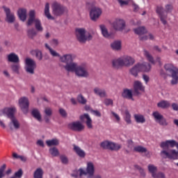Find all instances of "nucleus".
<instances>
[{
  "instance_id": "obj_1",
  "label": "nucleus",
  "mask_w": 178,
  "mask_h": 178,
  "mask_svg": "<svg viewBox=\"0 0 178 178\" xmlns=\"http://www.w3.org/2000/svg\"><path fill=\"white\" fill-rule=\"evenodd\" d=\"M76 56L73 54H65L60 57V62L65 63L62 67L65 69L67 73H75L77 77H89L90 72H88V68L87 64L83 63L79 65V64L74 62Z\"/></svg>"
},
{
  "instance_id": "obj_2",
  "label": "nucleus",
  "mask_w": 178,
  "mask_h": 178,
  "mask_svg": "<svg viewBox=\"0 0 178 178\" xmlns=\"http://www.w3.org/2000/svg\"><path fill=\"white\" fill-rule=\"evenodd\" d=\"M160 147L163 149L160 153V155L161 157H163V159H177V151L175 149H169V147H170V148L177 147V149H178V143H176V140H165L160 144Z\"/></svg>"
},
{
  "instance_id": "obj_3",
  "label": "nucleus",
  "mask_w": 178,
  "mask_h": 178,
  "mask_svg": "<svg viewBox=\"0 0 178 178\" xmlns=\"http://www.w3.org/2000/svg\"><path fill=\"white\" fill-rule=\"evenodd\" d=\"M15 112H16L15 108H6L2 110L3 115H6L8 119H10V122L8 126L11 130H19L20 129V122L16 117H15Z\"/></svg>"
},
{
  "instance_id": "obj_4",
  "label": "nucleus",
  "mask_w": 178,
  "mask_h": 178,
  "mask_svg": "<svg viewBox=\"0 0 178 178\" xmlns=\"http://www.w3.org/2000/svg\"><path fill=\"white\" fill-rule=\"evenodd\" d=\"M173 9H175V7H173V4L170 3L165 4L164 9L162 6L157 7L156 12L159 14L160 20L163 24H167L168 22H166V19H168V13H172Z\"/></svg>"
},
{
  "instance_id": "obj_5",
  "label": "nucleus",
  "mask_w": 178,
  "mask_h": 178,
  "mask_svg": "<svg viewBox=\"0 0 178 178\" xmlns=\"http://www.w3.org/2000/svg\"><path fill=\"white\" fill-rule=\"evenodd\" d=\"M151 70V64L147 63H137L135 65H134L130 70L129 73L131 74V76H134V77H138V73H140V72H145L147 73Z\"/></svg>"
},
{
  "instance_id": "obj_6",
  "label": "nucleus",
  "mask_w": 178,
  "mask_h": 178,
  "mask_svg": "<svg viewBox=\"0 0 178 178\" xmlns=\"http://www.w3.org/2000/svg\"><path fill=\"white\" fill-rule=\"evenodd\" d=\"M165 70L169 74V76L172 78L170 84L176 86L178 83V69L172 64H166L164 65Z\"/></svg>"
},
{
  "instance_id": "obj_7",
  "label": "nucleus",
  "mask_w": 178,
  "mask_h": 178,
  "mask_svg": "<svg viewBox=\"0 0 178 178\" xmlns=\"http://www.w3.org/2000/svg\"><path fill=\"white\" fill-rule=\"evenodd\" d=\"M29 16V18L27 22V26H31V24L35 22V27L37 31L42 33V31H44V28H42L40 19L35 18V11L34 10H30Z\"/></svg>"
},
{
  "instance_id": "obj_8",
  "label": "nucleus",
  "mask_w": 178,
  "mask_h": 178,
  "mask_svg": "<svg viewBox=\"0 0 178 178\" xmlns=\"http://www.w3.org/2000/svg\"><path fill=\"white\" fill-rule=\"evenodd\" d=\"M79 176H88V177H92L94 176V173H95V167L94 165V163L89 161L87 163V166L86 170H83V168H80L79 170Z\"/></svg>"
},
{
  "instance_id": "obj_9",
  "label": "nucleus",
  "mask_w": 178,
  "mask_h": 178,
  "mask_svg": "<svg viewBox=\"0 0 178 178\" xmlns=\"http://www.w3.org/2000/svg\"><path fill=\"white\" fill-rule=\"evenodd\" d=\"M100 147L103 149H109L110 151H119L122 145L109 140H104L100 143Z\"/></svg>"
},
{
  "instance_id": "obj_10",
  "label": "nucleus",
  "mask_w": 178,
  "mask_h": 178,
  "mask_svg": "<svg viewBox=\"0 0 178 178\" xmlns=\"http://www.w3.org/2000/svg\"><path fill=\"white\" fill-rule=\"evenodd\" d=\"M37 68V63L33 58H26L25 59L24 70L28 74H34L35 69Z\"/></svg>"
},
{
  "instance_id": "obj_11",
  "label": "nucleus",
  "mask_w": 178,
  "mask_h": 178,
  "mask_svg": "<svg viewBox=\"0 0 178 178\" xmlns=\"http://www.w3.org/2000/svg\"><path fill=\"white\" fill-rule=\"evenodd\" d=\"M51 8L53 15H54V16H62V15L65 13V11L66 10V8L56 1L53 3Z\"/></svg>"
},
{
  "instance_id": "obj_12",
  "label": "nucleus",
  "mask_w": 178,
  "mask_h": 178,
  "mask_svg": "<svg viewBox=\"0 0 178 178\" xmlns=\"http://www.w3.org/2000/svg\"><path fill=\"white\" fill-rule=\"evenodd\" d=\"M112 26L115 31H123L126 27V22L122 19H116L112 23Z\"/></svg>"
},
{
  "instance_id": "obj_13",
  "label": "nucleus",
  "mask_w": 178,
  "mask_h": 178,
  "mask_svg": "<svg viewBox=\"0 0 178 178\" xmlns=\"http://www.w3.org/2000/svg\"><path fill=\"white\" fill-rule=\"evenodd\" d=\"M19 105L23 113L26 114L29 113V106L30 105V102H29V98H27L26 97H22L19 98Z\"/></svg>"
},
{
  "instance_id": "obj_14",
  "label": "nucleus",
  "mask_w": 178,
  "mask_h": 178,
  "mask_svg": "<svg viewBox=\"0 0 178 178\" xmlns=\"http://www.w3.org/2000/svg\"><path fill=\"white\" fill-rule=\"evenodd\" d=\"M77 41L81 44H86V29L78 28L75 31Z\"/></svg>"
},
{
  "instance_id": "obj_15",
  "label": "nucleus",
  "mask_w": 178,
  "mask_h": 178,
  "mask_svg": "<svg viewBox=\"0 0 178 178\" xmlns=\"http://www.w3.org/2000/svg\"><path fill=\"white\" fill-rule=\"evenodd\" d=\"M153 118H154V120L160 126H168V122H166V119L163 118V115L162 114L159 113L158 111H154L152 113Z\"/></svg>"
},
{
  "instance_id": "obj_16",
  "label": "nucleus",
  "mask_w": 178,
  "mask_h": 178,
  "mask_svg": "<svg viewBox=\"0 0 178 178\" xmlns=\"http://www.w3.org/2000/svg\"><path fill=\"white\" fill-rule=\"evenodd\" d=\"M101 15H102V10H101V8L98 7H92L90 9V16L91 20L93 22H95L97 19H99Z\"/></svg>"
},
{
  "instance_id": "obj_17",
  "label": "nucleus",
  "mask_w": 178,
  "mask_h": 178,
  "mask_svg": "<svg viewBox=\"0 0 178 178\" xmlns=\"http://www.w3.org/2000/svg\"><path fill=\"white\" fill-rule=\"evenodd\" d=\"M68 129L72 130V131H83L84 125L80 121H76L68 124Z\"/></svg>"
},
{
  "instance_id": "obj_18",
  "label": "nucleus",
  "mask_w": 178,
  "mask_h": 178,
  "mask_svg": "<svg viewBox=\"0 0 178 178\" xmlns=\"http://www.w3.org/2000/svg\"><path fill=\"white\" fill-rule=\"evenodd\" d=\"M121 59L122 61V67H130V66H133L134 63H136V60L129 56H121Z\"/></svg>"
},
{
  "instance_id": "obj_19",
  "label": "nucleus",
  "mask_w": 178,
  "mask_h": 178,
  "mask_svg": "<svg viewBox=\"0 0 178 178\" xmlns=\"http://www.w3.org/2000/svg\"><path fill=\"white\" fill-rule=\"evenodd\" d=\"M134 94L135 95H140V91H143V92L145 91V87H144V86H143V83H141L139 81H136L134 82Z\"/></svg>"
},
{
  "instance_id": "obj_20",
  "label": "nucleus",
  "mask_w": 178,
  "mask_h": 178,
  "mask_svg": "<svg viewBox=\"0 0 178 178\" xmlns=\"http://www.w3.org/2000/svg\"><path fill=\"white\" fill-rule=\"evenodd\" d=\"M3 9L6 13V22L8 23H13L15 22V14L10 12V9L6 6H3Z\"/></svg>"
},
{
  "instance_id": "obj_21",
  "label": "nucleus",
  "mask_w": 178,
  "mask_h": 178,
  "mask_svg": "<svg viewBox=\"0 0 178 178\" xmlns=\"http://www.w3.org/2000/svg\"><path fill=\"white\" fill-rule=\"evenodd\" d=\"M81 122H84L86 119V126L88 129H92V120L90 117V115L85 113L80 116Z\"/></svg>"
},
{
  "instance_id": "obj_22",
  "label": "nucleus",
  "mask_w": 178,
  "mask_h": 178,
  "mask_svg": "<svg viewBox=\"0 0 178 178\" xmlns=\"http://www.w3.org/2000/svg\"><path fill=\"white\" fill-rule=\"evenodd\" d=\"M110 47L113 51H122V41L120 40H115L111 43Z\"/></svg>"
},
{
  "instance_id": "obj_23",
  "label": "nucleus",
  "mask_w": 178,
  "mask_h": 178,
  "mask_svg": "<svg viewBox=\"0 0 178 178\" xmlns=\"http://www.w3.org/2000/svg\"><path fill=\"white\" fill-rule=\"evenodd\" d=\"M18 17L22 22H26L27 19V9L26 8H19L17 11Z\"/></svg>"
},
{
  "instance_id": "obj_24",
  "label": "nucleus",
  "mask_w": 178,
  "mask_h": 178,
  "mask_svg": "<svg viewBox=\"0 0 178 178\" xmlns=\"http://www.w3.org/2000/svg\"><path fill=\"white\" fill-rule=\"evenodd\" d=\"M112 67L113 69H120V67H123L122 57L113 59L112 60Z\"/></svg>"
},
{
  "instance_id": "obj_25",
  "label": "nucleus",
  "mask_w": 178,
  "mask_h": 178,
  "mask_svg": "<svg viewBox=\"0 0 178 178\" xmlns=\"http://www.w3.org/2000/svg\"><path fill=\"white\" fill-rule=\"evenodd\" d=\"M8 62H11V63H19L20 62L19 56L15 53H11L8 55Z\"/></svg>"
},
{
  "instance_id": "obj_26",
  "label": "nucleus",
  "mask_w": 178,
  "mask_h": 178,
  "mask_svg": "<svg viewBox=\"0 0 178 178\" xmlns=\"http://www.w3.org/2000/svg\"><path fill=\"white\" fill-rule=\"evenodd\" d=\"M31 55H32V56H35L38 60H42V51L38 49L31 51Z\"/></svg>"
},
{
  "instance_id": "obj_27",
  "label": "nucleus",
  "mask_w": 178,
  "mask_h": 178,
  "mask_svg": "<svg viewBox=\"0 0 178 178\" xmlns=\"http://www.w3.org/2000/svg\"><path fill=\"white\" fill-rule=\"evenodd\" d=\"M122 97L127 99H131L132 101H134V99H133V92L131 90L124 89L122 93Z\"/></svg>"
},
{
  "instance_id": "obj_28",
  "label": "nucleus",
  "mask_w": 178,
  "mask_h": 178,
  "mask_svg": "<svg viewBox=\"0 0 178 178\" xmlns=\"http://www.w3.org/2000/svg\"><path fill=\"white\" fill-rule=\"evenodd\" d=\"M99 27L102 31V34L103 37H104V38H110L111 33H109V32L108 31V29H106V26H105L104 24H100Z\"/></svg>"
},
{
  "instance_id": "obj_29",
  "label": "nucleus",
  "mask_w": 178,
  "mask_h": 178,
  "mask_svg": "<svg viewBox=\"0 0 178 178\" xmlns=\"http://www.w3.org/2000/svg\"><path fill=\"white\" fill-rule=\"evenodd\" d=\"M134 32L135 34H137V35H143V34H147V31L145 26H138L134 29Z\"/></svg>"
},
{
  "instance_id": "obj_30",
  "label": "nucleus",
  "mask_w": 178,
  "mask_h": 178,
  "mask_svg": "<svg viewBox=\"0 0 178 178\" xmlns=\"http://www.w3.org/2000/svg\"><path fill=\"white\" fill-rule=\"evenodd\" d=\"M73 147H74V152H76L78 156H80V158H84V156H86V152H84V150L81 149L80 147L76 145H74Z\"/></svg>"
},
{
  "instance_id": "obj_31",
  "label": "nucleus",
  "mask_w": 178,
  "mask_h": 178,
  "mask_svg": "<svg viewBox=\"0 0 178 178\" xmlns=\"http://www.w3.org/2000/svg\"><path fill=\"white\" fill-rule=\"evenodd\" d=\"M93 91L95 94L96 95H99L100 98H105V97H106V92L105 91V90H102L99 88H95Z\"/></svg>"
},
{
  "instance_id": "obj_32",
  "label": "nucleus",
  "mask_w": 178,
  "mask_h": 178,
  "mask_svg": "<svg viewBox=\"0 0 178 178\" xmlns=\"http://www.w3.org/2000/svg\"><path fill=\"white\" fill-rule=\"evenodd\" d=\"M149 173L152 175V177H154L158 172V167L154 165V164H149L147 166Z\"/></svg>"
},
{
  "instance_id": "obj_33",
  "label": "nucleus",
  "mask_w": 178,
  "mask_h": 178,
  "mask_svg": "<svg viewBox=\"0 0 178 178\" xmlns=\"http://www.w3.org/2000/svg\"><path fill=\"white\" fill-rule=\"evenodd\" d=\"M32 116L36 119L38 122H41L42 117H41V113H40V111L37 108H33L31 111Z\"/></svg>"
},
{
  "instance_id": "obj_34",
  "label": "nucleus",
  "mask_w": 178,
  "mask_h": 178,
  "mask_svg": "<svg viewBox=\"0 0 178 178\" xmlns=\"http://www.w3.org/2000/svg\"><path fill=\"white\" fill-rule=\"evenodd\" d=\"M10 68L13 73H15L16 74H20V63H13V65H11Z\"/></svg>"
},
{
  "instance_id": "obj_35",
  "label": "nucleus",
  "mask_w": 178,
  "mask_h": 178,
  "mask_svg": "<svg viewBox=\"0 0 178 178\" xmlns=\"http://www.w3.org/2000/svg\"><path fill=\"white\" fill-rule=\"evenodd\" d=\"M44 15H45L46 17H47V19H49V20H54L55 19V18L54 17H52V15H51V13H49V3H47L45 4Z\"/></svg>"
},
{
  "instance_id": "obj_36",
  "label": "nucleus",
  "mask_w": 178,
  "mask_h": 178,
  "mask_svg": "<svg viewBox=\"0 0 178 178\" xmlns=\"http://www.w3.org/2000/svg\"><path fill=\"white\" fill-rule=\"evenodd\" d=\"M134 118L136 123H145V117L141 114H135Z\"/></svg>"
},
{
  "instance_id": "obj_37",
  "label": "nucleus",
  "mask_w": 178,
  "mask_h": 178,
  "mask_svg": "<svg viewBox=\"0 0 178 178\" xmlns=\"http://www.w3.org/2000/svg\"><path fill=\"white\" fill-rule=\"evenodd\" d=\"M42 176H44V170H42V168H37L33 173V177L42 178Z\"/></svg>"
},
{
  "instance_id": "obj_38",
  "label": "nucleus",
  "mask_w": 178,
  "mask_h": 178,
  "mask_svg": "<svg viewBox=\"0 0 178 178\" xmlns=\"http://www.w3.org/2000/svg\"><path fill=\"white\" fill-rule=\"evenodd\" d=\"M157 106L159 108H162L163 109H165L170 106V103H169V102L168 101L163 100L157 104Z\"/></svg>"
},
{
  "instance_id": "obj_39",
  "label": "nucleus",
  "mask_w": 178,
  "mask_h": 178,
  "mask_svg": "<svg viewBox=\"0 0 178 178\" xmlns=\"http://www.w3.org/2000/svg\"><path fill=\"white\" fill-rule=\"evenodd\" d=\"M76 101L81 105H86V104H87V99H86V97H84L81 94L78 95Z\"/></svg>"
},
{
  "instance_id": "obj_40",
  "label": "nucleus",
  "mask_w": 178,
  "mask_h": 178,
  "mask_svg": "<svg viewBox=\"0 0 178 178\" xmlns=\"http://www.w3.org/2000/svg\"><path fill=\"white\" fill-rule=\"evenodd\" d=\"M47 145L48 147L56 146L59 144V140L58 139H51L46 141Z\"/></svg>"
},
{
  "instance_id": "obj_41",
  "label": "nucleus",
  "mask_w": 178,
  "mask_h": 178,
  "mask_svg": "<svg viewBox=\"0 0 178 178\" xmlns=\"http://www.w3.org/2000/svg\"><path fill=\"white\" fill-rule=\"evenodd\" d=\"M27 35L29 38H31V40H33V38H34V37L37 35V31H35V29H34V28L29 29L27 31Z\"/></svg>"
},
{
  "instance_id": "obj_42",
  "label": "nucleus",
  "mask_w": 178,
  "mask_h": 178,
  "mask_svg": "<svg viewBox=\"0 0 178 178\" xmlns=\"http://www.w3.org/2000/svg\"><path fill=\"white\" fill-rule=\"evenodd\" d=\"M144 55H145V56H146L147 60H149V62H150V63L155 65V61L154 60V57H152V56L149 54V52H148V51L144 50Z\"/></svg>"
},
{
  "instance_id": "obj_43",
  "label": "nucleus",
  "mask_w": 178,
  "mask_h": 178,
  "mask_svg": "<svg viewBox=\"0 0 178 178\" xmlns=\"http://www.w3.org/2000/svg\"><path fill=\"white\" fill-rule=\"evenodd\" d=\"M49 152L53 156H59V150L56 147L50 148Z\"/></svg>"
},
{
  "instance_id": "obj_44",
  "label": "nucleus",
  "mask_w": 178,
  "mask_h": 178,
  "mask_svg": "<svg viewBox=\"0 0 178 178\" xmlns=\"http://www.w3.org/2000/svg\"><path fill=\"white\" fill-rule=\"evenodd\" d=\"M134 151H135V152H139L140 154H144V152H147V148H145L143 146H136L134 148Z\"/></svg>"
},
{
  "instance_id": "obj_45",
  "label": "nucleus",
  "mask_w": 178,
  "mask_h": 178,
  "mask_svg": "<svg viewBox=\"0 0 178 178\" xmlns=\"http://www.w3.org/2000/svg\"><path fill=\"white\" fill-rule=\"evenodd\" d=\"M124 120L127 123V124H131V115H130V113L127 110L125 111Z\"/></svg>"
},
{
  "instance_id": "obj_46",
  "label": "nucleus",
  "mask_w": 178,
  "mask_h": 178,
  "mask_svg": "<svg viewBox=\"0 0 178 178\" xmlns=\"http://www.w3.org/2000/svg\"><path fill=\"white\" fill-rule=\"evenodd\" d=\"M134 168L135 169H136V170L139 172L142 177H145V171H144V168H141V166L138 165H135Z\"/></svg>"
},
{
  "instance_id": "obj_47",
  "label": "nucleus",
  "mask_w": 178,
  "mask_h": 178,
  "mask_svg": "<svg viewBox=\"0 0 178 178\" xmlns=\"http://www.w3.org/2000/svg\"><path fill=\"white\" fill-rule=\"evenodd\" d=\"M49 54L50 55H51V56H53L54 58H60H60H62V56H60V54H59V53H58L56 51L54 50V49H50Z\"/></svg>"
},
{
  "instance_id": "obj_48",
  "label": "nucleus",
  "mask_w": 178,
  "mask_h": 178,
  "mask_svg": "<svg viewBox=\"0 0 178 178\" xmlns=\"http://www.w3.org/2000/svg\"><path fill=\"white\" fill-rule=\"evenodd\" d=\"M153 178H166V175L163 172H158Z\"/></svg>"
},
{
  "instance_id": "obj_49",
  "label": "nucleus",
  "mask_w": 178,
  "mask_h": 178,
  "mask_svg": "<svg viewBox=\"0 0 178 178\" xmlns=\"http://www.w3.org/2000/svg\"><path fill=\"white\" fill-rule=\"evenodd\" d=\"M60 159L62 163H64L65 165H66L67 163V162H69L67 157L65 155L60 156Z\"/></svg>"
},
{
  "instance_id": "obj_50",
  "label": "nucleus",
  "mask_w": 178,
  "mask_h": 178,
  "mask_svg": "<svg viewBox=\"0 0 178 178\" xmlns=\"http://www.w3.org/2000/svg\"><path fill=\"white\" fill-rule=\"evenodd\" d=\"M59 113L63 118H67V113L66 112L65 109L60 108L59 109Z\"/></svg>"
},
{
  "instance_id": "obj_51",
  "label": "nucleus",
  "mask_w": 178,
  "mask_h": 178,
  "mask_svg": "<svg viewBox=\"0 0 178 178\" xmlns=\"http://www.w3.org/2000/svg\"><path fill=\"white\" fill-rule=\"evenodd\" d=\"M129 1L130 0H118V2L120 3V6H127V5H129Z\"/></svg>"
},
{
  "instance_id": "obj_52",
  "label": "nucleus",
  "mask_w": 178,
  "mask_h": 178,
  "mask_svg": "<svg viewBox=\"0 0 178 178\" xmlns=\"http://www.w3.org/2000/svg\"><path fill=\"white\" fill-rule=\"evenodd\" d=\"M22 176H23V170L22 169H19L17 172H16L15 173V176L14 177H18V178H20L22 177Z\"/></svg>"
},
{
  "instance_id": "obj_53",
  "label": "nucleus",
  "mask_w": 178,
  "mask_h": 178,
  "mask_svg": "<svg viewBox=\"0 0 178 178\" xmlns=\"http://www.w3.org/2000/svg\"><path fill=\"white\" fill-rule=\"evenodd\" d=\"M44 113L46 116H52V110L51 108H46L44 109Z\"/></svg>"
},
{
  "instance_id": "obj_54",
  "label": "nucleus",
  "mask_w": 178,
  "mask_h": 178,
  "mask_svg": "<svg viewBox=\"0 0 178 178\" xmlns=\"http://www.w3.org/2000/svg\"><path fill=\"white\" fill-rule=\"evenodd\" d=\"M104 104L106 106H109V105H113V100L111 99H106L104 100Z\"/></svg>"
},
{
  "instance_id": "obj_55",
  "label": "nucleus",
  "mask_w": 178,
  "mask_h": 178,
  "mask_svg": "<svg viewBox=\"0 0 178 178\" xmlns=\"http://www.w3.org/2000/svg\"><path fill=\"white\" fill-rule=\"evenodd\" d=\"M91 40H92V35H91V33H88L85 35V42L87 41H91Z\"/></svg>"
},
{
  "instance_id": "obj_56",
  "label": "nucleus",
  "mask_w": 178,
  "mask_h": 178,
  "mask_svg": "<svg viewBox=\"0 0 178 178\" xmlns=\"http://www.w3.org/2000/svg\"><path fill=\"white\" fill-rule=\"evenodd\" d=\"M111 115H113V116L115 118L117 122H120V117L119 116V115H118V113L111 111Z\"/></svg>"
},
{
  "instance_id": "obj_57",
  "label": "nucleus",
  "mask_w": 178,
  "mask_h": 178,
  "mask_svg": "<svg viewBox=\"0 0 178 178\" xmlns=\"http://www.w3.org/2000/svg\"><path fill=\"white\" fill-rule=\"evenodd\" d=\"M127 144H128L127 145L128 148H130L131 149V148H133V147H134V143L131 140H128Z\"/></svg>"
},
{
  "instance_id": "obj_58",
  "label": "nucleus",
  "mask_w": 178,
  "mask_h": 178,
  "mask_svg": "<svg viewBox=\"0 0 178 178\" xmlns=\"http://www.w3.org/2000/svg\"><path fill=\"white\" fill-rule=\"evenodd\" d=\"M51 45H53V47H58V45H59V41L57 39H53L51 40Z\"/></svg>"
},
{
  "instance_id": "obj_59",
  "label": "nucleus",
  "mask_w": 178,
  "mask_h": 178,
  "mask_svg": "<svg viewBox=\"0 0 178 178\" xmlns=\"http://www.w3.org/2000/svg\"><path fill=\"white\" fill-rule=\"evenodd\" d=\"M143 79L144 81H145V83L148 84V81H149V76H148L147 74H143Z\"/></svg>"
},
{
  "instance_id": "obj_60",
  "label": "nucleus",
  "mask_w": 178,
  "mask_h": 178,
  "mask_svg": "<svg viewBox=\"0 0 178 178\" xmlns=\"http://www.w3.org/2000/svg\"><path fill=\"white\" fill-rule=\"evenodd\" d=\"M3 74L5 76V77H7V79L10 78V74H9V72H8V70L3 71Z\"/></svg>"
},
{
  "instance_id": "obj_61",
  "label": "nucleus",
  "mask_w": 178,
  "mask_h": 178,
  "mask_svg": "<svg viewBox=\"0 0 178 178\" xmlns=\"http://www.w3.org/2000/svg\"><path fill=\"white\" fill-rule=\"evenodd\" d=\"M153 49L156 51V52H162V49L159 48V46H154Z\"/></svg>"
},
{
  "instance_id": "obj_62",
  "label": "nucleus",
  "mask_w": 178,
  "mask_h": 178,
  "mask_svg": "<svg viewBox=\"0 0 178 178\" xmlns=\"http://www.w3.org/2000/svg\"><path fill=\"white\" fill-rule=\"evenodd\" d=\"M172 108L173 111H178V104L176 103H173L172 104Z\"/></svg>"
},
{
  "instance_id": "obj_63",
  "label": "nucleus",
  "mask_w": 178,
  "mask_h": 178,
  "mask_svg": "<svg viewBox=\"0 0 178 178\" xmlns=\"http://www.w3.org/2000/svg\"><path fill=\"white\" fill-rule=\"evenodd\" d=\"M139 40L140 41H147V40H148V36L147 35L140 36Z\"/></svg>"
},
{
  "instance_id": "obj_64",
  "label": "nucleus",
  "mask_w": 178,
  "mask_h": 178,
  "mask_svg": "<svg viewBox=\"0 0 178 178\" xmlns=\"http://www.w3.org/2000/svg\"><path fill=\"white\" fill-rule=\"evenodd\" d=\"M37 144H38V145H39L40 147H44V141H42V140H38V141H37Z\"/></svg>"
}]
</instances>
